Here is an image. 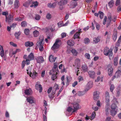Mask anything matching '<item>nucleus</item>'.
Instances as JSON below:
<instances>
[{
    "label": "nucleus",
    "instance_id": "obj_56",
    "mask_svg": "<svg viewBox=\"0 0 121 121\" xmlns=\"http://www.w3.org/2000/svg\"><path fill=\"white\" fill-rule=\"evenodd\" d=\"M95 112H92L91 115V117H92L91 118L93 119L95 118Z\"/></svg>",
    "mask_w": 121,
    "mask_h": 121
},
{
    "label": "nucleus",
    "instance_id": "obj_51",
    "mask_svg": "<svg viewBox=\"0 0 121 121\" xmlns=\"http://www.w3.org/2000/svg\"><path fill=\"white\" fill-rule=\"evenodd\" d=\"M90 40L88 38H85L84 39V43L85 44H87L89 43Z\"/></svg>",
    "mask_w": 121,
    "mask_h": 121
},
{
    "label": "nucleus",
    "instance_id": "obj_7",
    "mask_svg": "<svg viewBox=\"0 0 121 121\" xmlns=\"http://www.w3.org/2000/svg\"><path fill=\"white\" fill-rule=\"evenodd\" d=\"M26 100L28 102L31 104L34 103L35 100L34 98L32 96H30L27 98Z\"/></svg>",
    "mask_w": 121,
    "mask_h": 121
},
{
    "label": "nucleus",
    "instance_id": "obj_54",
    "mask_svg": "<svg viewBox=\"0 0 121 121\" xmlns=\"http://www.w3.org/2000/svg\"><path fill=\"white\" fill-rule=\"evenodd\" d=\"M2 15H5L6 17V18L7 17V16L8 15V12L7 11L6 12H3L1 13Z\"/></svg>",
    "mask_w": 121,
    "mask_h": 121
},
{
    "label": "nucleus",
    "instance_id": "obj_2",
    "mask_svg": "<svg viewBox=\"0 0 121 121\" xmlns=\"http://www.w3.org/2000/svg\"><path fill=\"white\" fill-rule=\"evenodd\" d=\"M27 74L30 75V76L33 78H35L37 75V73H36L35 70H34L32 73L30 71H29L28 69L27 70Z\"/></svg>",
    "mask_w": 121,
    "mask_h": 121
},
{
    "label": "nucleus",
    "instance_id": "obj_3",
    "mask_svg": "<svg viewBox=\"0 0 121 121\" xmlns=\"http://www.w3.org/2000/svg\"><path fill=\"white\" fill-rule=\"evenodd\" d=\"M13 20V16L11 15H9L8 17H6L5 20L6 22H8L9 24H10L11 22H12Z\"/></svg>",
    "mask_w": 121,
    "mask_h": 121
},
{
    "label": "nucleus",
    "instance_id": "obj_32",
    "mask_svg": "<svg viewBox=\"0 0 121 121\" xmlns=\"http://www.w3.org/2000/svg\"><path fill=\"white\" fill-rule=\"evenodd\" d=\"M80 60L79 59H77L75 61V65L79 66L80 65Z\"/></svg>",
    "mask_w": 121,
    "mask_h": 121
},
{
    "label": "nucleus",
    "instance_id": "obj_52",
    "mask_svg": "<svg viewBox=\"0 0 121 121\" xmlns=\"http://www.w3.org/2000/svg\"><path fill=\"white\" fill-rule=\"evenodd\" d=\"M40 16L38 14L36 15L35 17V19L37 20H39L40 19Z\"/></svg>",
    "mask_w": 121,
    "mask_h": 121
},
{
    "label": "nucleus",
    "instance_id": "obj_58",
    "mask_svg": "<svg viewBox=\"0 0 121 121\" xmlns=\"http://www.w3.org/2000/svg\"><path fill=\"white\" fill-rule=\"evenodd\" d=\"M46 17L47 19H50L51 18V15L48 13L47 14Z\"/></svg>",
    "mask_w": 121,
    "mask_h": 121
},
{
    "label": "nucleus",
    "instance_id": "obj_45",
    "mask_svg": "<svg viewBox=\"0 0 121 121\" xmlns=\"http://www.w3.org/2000/svg\"><path fill=\"white\" fill-rule=\"evenodd\" d=\"M30 30L28 29H26L24 30V33L26 35H28L29 34Z\"/></svg>",
    "mask_w": 121,
    "mask_h": 121
},
{
    "label": "nucleus",
    "instance_id": "obj_17",
    "mask_svg": "<svg viewBox=\"0 0 121 121\" xmlns=\"http://www.w3.org/2000/svg\"><path fill=\"white\" fill-rule=\"evenodd\" d=\"M88 87L86 88L84 91H85V93L92 87V82H89L88 83Z\"/></svg>",
    "mask_w": 121,
    "mask_h": 121
},
{
    "label": "nucleus",
    "instance_id": "obj_33",
    "mask_svg": "<svg viewBox=\"0 0 121 121\" xmlns=\"http://www.w3.org/2000/svg\"><path fill=\"white\" fill-rule=\"evenodd\" d=\"M117 111L116 110H112L110 111L111 115L113 116L116 114Z\"/></svg>",
    "mask_w": 121,
    "mask_h": 121
},
{
    "label": "nucleus",
    "instance_id": "obj_47",
    "mask_svg": "<svg viewBox=\"0 0 121 121\" xmlns=\"http://www.w3.org/2000/svg\"><path fill=\"white\" fill-rule=\"evenodd\" d=\"M57 74H56V73L53 74L51 78L52 80L54 81L55 79H56L57 78Z\"/></svg>",
    "mask_w": 121,
    "mask_h": 121
},
{
    "label": "nucleus",
    "instance_id": "obj_49",
    "mask_svg": "<svg viewBox=\"0 0 121 121\" xmlns=\"http://www.w3.org/2000/svg\"><path fill=\"white\" fill-rule=\"evenodd\" d=\"M71 52L73 55L74 56L77 55V52L75 49H73L71 51Z\"/></svg>",
    "mask_w": 121,
    "mask_h": 121
},
{
    "label": "nucleus",
    "instance_id": "obj_39",
    "mask_svg": "<svg viewBox=\"0 0 121 121\" xmlns=\"http://www.w3.org/2000/svg\"><path fill=\"white\" fill-rule=\"evenodd\" d=\"M114 1L113 0H111L108 3V4L110 7L112 8L114 4Z\"/></svg>",
    "mask_w": 121,
    "mask_h": 121
},
{
    "label": "nucleus",
    "instance_id": "obj_22",
    "mask_svg": "<svg viewBox=\"0 0 121 121\" xmlns=\"http://www.w3.org/2000/svg\"><path fill=\"white\" fill-rule=\"evenodd\" d=\"M121 36L119 37V39L117 41V42L116 43V52H115L116 53V52L117 51V48L119 46V45L120 43L121 42Z\"/></svg>",
    "mask_w": 121,
    "mask_h": 121
},
{
    "label": "nucleus",
    "instance_id": "obj_35",
    "mask_svg": "<svg viewBox=\"0 0 121 121\" xmlns=\"http://www.w3.org/2000/svg\"><path fill=\"white\" fill-rule=\"evenodd\" d=\"M33 34L34 36L36 37L38 36L39 34V31L37 30L34 31L33 32Z\"/></svg>",
    "mask_w": 121,
    "mask_h": 121
},
{
    "label": "nucleus",
    "instance_id": "obj_13",
    "mask_svg": "<svg viewBox=\"0 0 121 121\" xmlns=\"http://www.w3.org/2000/svg\"><path fill=\"white\" fill-rule=\"evenodd\" d=\"M32 0H28L24 3L23 5L25 7H27L30 4H32Z\"/></svg>",
    "mask_w": 121,
    "mask_h": 121
},
{
    "label": "nucleus",
    "instance_id": "obj_61",
    "mask_svg": "<svg viewBox=\"0 0 121 121\" xmlns=\"http://www.w3.org/2000/svg\"><path fill=\"white\" fill-rule=\"evenodd\" d=\"M63 86L60 89V90L58 91V92L57 95V96H58L60 94V93L63 90V88H62Z\"/></svg>",
    "mask_w": 121,
    "mask_h": 121
},
{
    "label": "nucleus",
    "instance_id": "obj_11",
    "mask_svg": "<svg viewBox=\"0 0 121 121\" xmlns=\"http://www.w3.org/2000/svg\"><path fill=\"white\" fill-rule=\"evenodd\" d=\"M37 63H42L44 61L43 57L41 56H39L36 58Z\"/></svg>",
    "mask_w": 121,
    "mask_h": 121
},
{
    "label": "nucleus",
    "instance_id": "obj_25",
    "mask_svg": "<svg viewBox=\"0 0 121 121\" xmlns=\"http://www.w3.org/2000/svg\"><path fill=\"white\" fill-rule=\"evenodd\" d=\"M14 6L15 8H17L19 7V4L18 0H15L14 3Z\"/></svg>",
    "mask_w": 121,
    "mask_h": 121
},
{
    "label": "nucleus",
    "instance_id": "obj_27",
    "mask_svg": "<svg viewBox=\"0 0 121 121\" xmlns=\"http://www.w3.org/2000/svg\"><path fill=\"white\" fill-rule=\"evenodd\" d=\"M38 3L37 1H32V4L30 5L31 7H32L34 6L35 7H37L38 5Z\"/></svg>",
    "mask_w": 121,
    "mask_h": 121
},
{
    "label": "nucleus",
    "instance_id": "obj_9",
    "mask_svg": "<svg viewBox=\"0 0 121 121\" xmlns=\"http://www.w3.org/2000/svg\"><path fill=\"white\" fill-rule=\"evenodd\" d=\"M99 91H95L94 93L93 99L94 100H97L99 98Z\"/></svg>",
    "mask_w": 121,
    "mask_h": 121
},
{
    "label": "nucleus",
    "instance_id": "obj_23",
    "mask_svg": "<svg viewBox=\"0 0 121 121\" xmlns=\"http://www.w3.org/2000/svg\"><path fill=\"white\" fill-rule=\"evenodd\" d=\"M67 0H62L59 2L58 4L59 5H62L67 4Z\"/></svg>",
    "mask_w": 121,
    "mask_h": 121
},
{
    "label": "nucleus",
    "instance_id": "obj_14",
    "mask_svg": "<svg viewBox=\"0 0 121 121\" xmlns=\"http://www.w3.org/2000/svg\"><path fill=\"white\" fill-rule=\"evenodd\" d=\"M109 92L106 91L105 92L106 102L108 104L109 102Z\"/></svg>",
    "mask_w": 121,
    "mask_h": 121
},
{
    "label": "nucleus",
    "instance_id": "obj_42",
    "mask_svg": "<svg viewBox=\"0 0 121 121\" xmlns=\"http://www.w3.org/2000/svg\"><path fill=\"white\" fill-rule=\"evenodd\" d=\"M117 107L115 103L113 104L111 106V108L112 110H116V108Z\"/></svg>",
    "mask_w": 121,
    "mask_h": 121
},
{
    "label": "nucleus",
    "instance_id": "obj_12",
    "mask_svg": "<svg viewBox=\"0 0 121 121\" xmlns=\"http://www.w3.org/2000/svg\"><path fill=\"white\" fill-rule=\"evenodd\" d=\"M81 31V29H79L78 31L77 32L76 34L74 35L73 37L74 39H76L78 38L79 39L80 38L79 35H80V33L82 32Z\"/></svg>",
    "mask_w": 121,
    "mask_h": 121
},
{
    "label": "nucleus",
    "instance_id": "obj_43",
    "mask_svg": "<svg viewBox=\"0 0 121 121\" xmlns=\"http://www.w3.org/2000/svg\"><path fill=\"white\" fill-rule=\"evenodd\" d=\"M99 17L101 19H102L103 17L104 14L101 11H99Z\"/></svg>",
    "mask_w": 121,
    "mask_h": 121
},
{
    "label": "nucleus",
    "instance_id": "obj_38",
    "mask_svg": "<svg viewBox=\"0 0 121 121\" xmlns=\"http://www.w3.org/2000/svg\"><path fill=\"white\" fill-rule=\"evenodd\" d=\"M107 105L105 106V111L106 114L108 113V112L109 110V106L108 105H107Z\"/></svg>",
    "mask_w": 121,
    "mask_h": 121
},
{
    "label": "nucleus",
    "instance_id": "obj_40",
    "mask_svg": "<svg viewBox=\"0 0 121 121\" xmlns=\"http://www.w3.org/2000/svg\"><path fill=\"white\" fill-rule=\"evenodd\" d=\"M113 64L115 65L116 66L118 64V58L117 57L114 58L113 59Z\"/></svg>",
    "mask_w": 121,
    "mask_h": 121
},
{
    "label": "nucleus",
    "instance_id": "obj_50",
    "mask_svg": "<svg viewBox=\"0 0 121 121\" xmlns=\"http://www.w3.org/2000/svg\"><path fill=\"white\" fill-rule=\"evenodd\" d=\"M115 88V87L114 85L113 84H112L111 85L110 88V90L111 91V92H112L113 90H114V88Z\"/></svg>",
    "mask_w": 121,
    "mask_h": 121
},
{
    "label": "nucleus",
    "instance_id": "obj_19",
    "mask_svg": "<svg viewBox=\"0 0 121 121\" xmlns=\"http://www.w3.org/2000/svg\"><path fill=\"white\" fill-rule=\"evenodd\" d=\"M108 75L111 76L112 75V73L113 72V68L112 67H108Z\"/></svg>",
    "mask_w": 121,
    "mask_h": 121
},
{
    "label": "nucleus",
    "instance_id": "obj_16",
    "mask_svg": "<svg viewBox=\"0 0 121 121\" xmlns=\"http://www.w3.org/2000/svg\"><path fill=\"white\" fill-rule=\"evenodd\" d=\"M56 58V57L55 58L53 55H51L49 56L48 59L51 62H53L55 61V60Z\"/></svg>",
    "mask_w": 121,
    "mask_h": 121
},
{
    "label": "nucleus",
    "instance_id": "obj_57",
    "mask_svg": "<svg viewBox=\"0 0 121 121\" xmlns=\"http://www.w3.org/2000/svg\"><path fill=\"white\" fill-rule=\"evenodd\" d=\"M25 64L26 63L24 60H23L22 61V69H23L24 68Z\"/></svg>",
    "mask_w": 121,
    "mask_h": 121
},
{
    "label": "nucleus",
    "instance_id": "obj_5",
    "mask_svg": "<svg viewBox=\"0 0 121 121\" xmlns=\"http://www.w3.org/2000/svg\"><path fill=\"white\" fill-rule=\"evenodd\" d=\"M43 39V36L40 37L39 41L37 42L36 44V46L38 47H39V46L43 45L42 43Z\"/></svg>",
    "mask_w": 121,
    "mask_h": 121
},
{
    "label": "nucleus",
    "instance_id": "obj_41",
    "mask_svg": "<svg viewBox=\"0 0 121 121\" xmlns=\"http://www.w3.org/2000/svg\"><path fill=\"white\" fill-rule=\"evenodd\" d=\"M21 34V32L19 31L18 32H16L15 34V35L16 38L18 39H19L18 37Z\"/></svg>",
    "mask_w": 121,
    "mask_h": 121
},
{
    "label": "nucleus",
    "instance_id": "obj_18",
    "mask_svg": "<svg viewBox=\"0 0 121 121\" xmlns=\"http://www.w3.org/2000/svg\"><path fill=\"white\" fill-rule=\"evenodd\" d=\"M121 75V71L120 70H118L115 73L114 77L115 78H118Z\"/></svg>",
    "mask_w": 121,
    "mask_h": 121
},
{
    "label": "nucleus",
    "instance_id": "obj_8",
    "mask_svg": "<svg viewBox=\"0 0 121 121\" xmlns=\"http://www.w3.org/2000/svg\"><path fill=\"white\" fill-rule=\"evenodd\" d=\"M120 0H117L116 3V6L119 5L117 8V12H119L121 11V2H120Z\"/></svg>",
    "mask_w": 121,
    "mask_h": 121
},
{
    "label": "nucleus",
    "instance_id": "obj_30",
    "mask_svg": "<svg viewBox=\"0 0 121 121\" xmlns=\"http://www.w3.org/2000/svg\"><path fill=\"white\" fill-rule=\"evenodd\" d=\"M59 47V45L58 44H54L51 48V49L52 50L58 48Z\"/></svg>",
    "mask_w": 121,
    "mask_h": 121
},
{
    "label": "nucleus",
    "instance_id": "obj_1",
    "mask_svg": "<svg viewBox=\"0 0 121 121\" xmlns=\"http://www.w3.org/2000/svg\"><path fill=\"white\" fill-rule=\"evenodd\" d=\"M53 88L55 89V91H52L51 93L48 95L49 97L51 99H52L54 98V95L56 93V91L59 89L58 86L56 84H55Z\"/></svg>",
    "mask_w": 121,
    "mask_h": 121
},
{
    "label": "nucleus",
    "instance_id": "obj_34",
    "mask_svg": "<svg viewBox=\"0 0 121 121\" xmlns=\"http://www.w3.org/2000/svg\"><path fill=\"white\" fill-rule=\"evenodd\" d=\"M100 41V37H98L96 38H95L94 39L93 41L95 43H98Z\"/></svg>",
    "mask_w": 121,
    "mask_h": 121
},
{
    "label": "nucleus",
    "instance_id": "obj_59",
    "mask_svg": "<svg viewBox=\"0 0 121 121\" xmlns=\"http://www.w3.org/2000/svg\"><path fill=\"white\" fill-rule=\"evenodd\" d=\"M38 47L39 48V50L40 51L42 52L44 48L43 45Z\"/></svg>",
    "mask_w": 121,
    "mask_h": 121
},
{
    "label": "nucleus",
    "instance_id": "obj_60",
    "mask_svg": "<svg viewBox=\"0 0 121 121\" xmlns=\"http://www.w3.org/2000/svg\"><path fill=\"white\" fill-rule=\"evenodd\" d=\"M5 117L6 118H9V114L8 112L7 111H6L5 112Z\"/></svg>",
    "mask_w": 121,
    "mask_h": 121
},
{
    "label": "nucleus",
    "instance_id": "obj_37",
    "mask_svg": "<svg viewBox=\"0 0 121 121\" xmlns=\"http://www.w3.org/2000/svg\"><path fill=\"white\" fill-rule=\"evenodd\" d=\"M82 68L83 71L85 72L86 71L88 70L87 67L86 65H83Z\"/></svg>",
    "mask_w": 121,
    "mask_h": 121
},
{
    "label": "nucleus",
    "instance_id": "obj_29",
    "mask_svg": "<svg viewBox=\"0 0 121 121\" xmlns=\"http://www.w3.org/2000/svg\"><path fill=\"white\" fill-rule=\"evenodd\" d=\"M48 6L50 8H54L56 6V4L55 3L52 4L50 3L48 4Z\"/></svg>",
    "mask_w": 121,
    "mask_h": 121
},
{
    "label": "nucleus",
    "instance_id": "obj_15",
    "mask_svg": "<svg viewBox=\"0 0 121 121\" xmlns=\"http://www.w3.org/2000/svg\"><path fill=\"white\" fill-rule=\"evenodd\" d=\"M32 92L31 89L29 88L28 89H26L25 91V93L26 95H31Z\"/></svg>",
    "mask_w": 121,
    "mask_h": 121
},
{
    "label": "nucleus",
    "instance_id": "obj_46",
    "mask_svg": "<svg viewBox=\"0 0 121 121\" xmlns=\"http://www.w3.org/2000/svg\"><path fill=\"white\" fill-rule=\"evenodd\" d=\"M112 51H111L109 53L108 55H109V59L110 60L113 58V53L112 52Z\"/></svg>",
    "mask_w": 121,
    "mask_h": 121
},
{
    "label": "nucleus",
    "instance_id": "obj_21",
    "mask_svg": "<svg viewBox=\"0 0 121 121\" xmlns=\"http://www.w3.org/2000/svg\"><path fill=\"white\" fill-rule=\"evenodd\" d=\"M34 45L33 43L32 42L28 41L25 42V45L26 47H31Z\"/></svg>",
    "mask_w": 121,
    "mask_h": 121
},
{
    "label": "nucleus",
    "instance_id": "obj_53",
    "mask_svg": "<svg viewBox=\"0 0 121 121\" xmlns=\"http://www.w3.org/2000/svg\"><path fill=\"white\" fill-rule=\"evenodd\" d=\"M85 57L88 59H89L90 58V55L88 53H86L85 55Z\"/></svg>",
    "mask_w": 121,
    "mask_h": 121
},
{
    "label": "nucleus",
    "instance_id": "obj_44",
    "mask_svg": "<svg viewBox=\"0 0 121 121\" xmlns=\"http://www.w3.org/2000/svg\"><path fill=\"white\" fill-rule=\"evenodd\" d=\"M21 25L22 27H25L27 25V23L25 21H22L21 23Z\"/></svg>",
    "mask_w": 121,
    "mask_h": 121
},
{
    "label": "nucleus",
    "instance_id": "obj_64",
    "mask_svg": "<svg viewBox=\"0 0 121 121\" xmlns=\"http://www.w3.org/2000/svg\"><path fill=\"white\" fill-rule=\"evenodd\" d=\"M111 117H107L106 121H112V120H111Z\"/></svg>",
    "mask_w": 121,
    "mask_h": 121
},
{
    "label": "nucleus",
    "instance_id": "obj_55",
    "mask_svg": "<svg viewBox=\"0 0 121 121\" xmlns=\"http://www.w3.org/2000/svg\"><path fill=\"white\" fill-rule=\"evenodd\" d=\"M30 60L26 58V61H25V63L27 65H29L30 63Z\"/></svg>",
    "mask_w": 121,
    "mask_h": 121
},
{
    "label": "nucleus",
    "instance_id": "obj_20",
    "mask_svg": "<svg viewBox=\"0 0 121 121\" xmlns=\"http://www.w3.org/2000/svg\"><path fill=\"white\" fill-rule=\"evenodd\" d=\"M90 77L91 78H94L95 76V73L94 71H89L88 72Z\"/></svg>",
    "mask_w": 121,
    "mask_h": 121
},
{
    "label": "nucleus",
    "instance_id": "obj_31",
    "mask_svg": "<svg viewBox=\"0 0 121 121\" xmlns=\"http://www.w3.org/2000/svg\"><path fill=\"white\" fill-rule=\"evenodd\" d=\"M117 32H115L113 33L112 37L113 40L114 41H116V39L117 38Z\"/></svg>",
    "mask_w": 121,
    "mask_h": 121
},
{
    "label": "nucleus",
    "instance_id": "obj_48",
    "mask_svg": "<svg viewBox=\"0 0 121 121\" xmlns=\"http://www.w3.org/2000/svg\"><path fill=\"white\" fill-rule=\"evenodd\" d=\"M24 18L23 17H18L16 18L15 19V20L16 21H22L24 19Z\"/></svg>",
    "mask_w": 121,
    "mask_h": 121
},
{
    "label": "nucleus",
    "instance_id": "obj_63",
    "mask_svg": "<svg viewBox=\"0 0 121 121\" xmlns=\"http://www.w3.org/2000/svg\"><path fill=\"white\" fill-rule=\"evenodd\" d=\"M0 54L1 56L3 57V56L4 55V50H2L0 52Z\"/></svg>",
    "mask_w": 121,
    "mask_h": 121
},
{
    "label": "nucleus",
    "instance_id": "obj_36",
    "mask_svg": "<svg viewBox=\"0 0 121 121\" xmlns=\"http://www.w3.org/2000/svg\"><path fill=\"white\" fill-rule=\"evenodd\" d=\"M85 94L84 91H79L77 93L78 95L79 96H82L84 95Z\"/></svg>",
    "mask_w": 121,
    "mask_h": 121
},
{
    "label": "nucleus",
    "instance_id": "obj_28",
    "mask_svg": "<svg viewBox=\"0 0 121 121\" xmlns=\"http://www.w3.org/2000/svg\"><path fill=\"white\" fill-rule=\"evenodd\" d=\"M67 43L68 45L70 46H73L74 44V42L71 40H68L67 42Z\"/></svg>",
    "mask_w": 121,
    "mask_h": 121
},
{
    "label": "nucleus",
    "instance_id": "obj_6",
    "mask_svg": "<svg viewBox=\"0 0 121 121\" xmlns=\"http://www.w3.org/2000/svg\"><path fill=\"white\" fill-rule=\"evenodd\" d=\"M73 107H74V109L73 110V111L72 112V113L76 112L79 109V105L78 103H74Z\"/></svg>",
    "mask_w": 121,
    "mask_h": 121
},
{
    "label": "nucleus",
    "instance_id": "obj_62",
    "mask_svg": "<svg viewBox=\"0 0 121 121\" xmlns=\"http://www.w3.org/2000/svg\"><path fill=\"white\" fill-rule=\"evenodd\" d=\"M52 90V87H50L48 89L47 91V93L48 94H49L51 92V91Z\"/></svg>",
    "mask_w": 121,
    "mask_h": 121
},
{
    "label": "nucleus",
    "instance_id": "obj_26",
    "mask_svg": "<svg viewBox=\"0 0 121 121\" xmlns=\"http://www.w3.org/2000/svg\"><path fill=\"white\" fill-rule=\"evenodd\" d=\"M108 22L109 24H110L111 21H112V15L111 14L109 13L108 14Z\"/></svg>",
    "mask_w": 121,
    "mask_h": 121
},
{
    "label": "nucleus",
    "instance_id": "obj_10",
    "mask_svg": "<svg viewBox=\"0 0 121 121\" xmlns=\"http://www.w3.org/2000/svg\"><path fill=\"white\" fill-rule=\"evenodd\" d=\"M111 51H112V49H109V48L107 47H105L104 49V54L106 56H108V55L109 53Z\"/></svg>",
    "mask_w": 121,
    "mask_h": 121
},
{
    "label": "nucleus",
    "instance_id": "obj_4",
    "mask_svg": "<svg viewBox=\"0 0 121 121\" xmlns=\"http://www.w3.org/2000/svg\"><path fill=\"white\" fill-rule=\"evenodd\" d=\"M39 82H37L36 83L35 85V88L37 90H39V92H41L42 91V87L41 85L40 84H39Z\"/></svg>",
    "mask_w": 121,
    "mask_h": 121
},
{
    "label": "nucleus",
    "instance_id": "obj_24",
    "mask_svg": "<svg viewBox=\"0 0 121 121\" xmlns=\"http://www.w3.org/2000/svg\"><path fill=\"white\" fill-rule=\"evenodd\" d=\"M34 58V56L33 53H31L28 56L27 59L31 60H33Z\"/></svg>",
    "mask_w": 121,
    "mask_h": 121
}]
</instances>
